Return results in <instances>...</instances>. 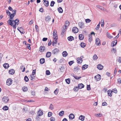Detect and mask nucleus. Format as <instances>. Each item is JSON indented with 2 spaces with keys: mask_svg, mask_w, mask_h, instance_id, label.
<instances>
[{
  "mask_svg": "<svg viewBox=\"0 0 121 121\" xmlns=\"http://www.w3.org/2000/svg\"><path fill=\"white\" fill-rule=\"evenodd\" d=\"M38 115V116H41L43 114V112L40 110L39 111H38L37 112Z\"/></svg>",
  "mask_w": 121,
  "mask_h": 121,
  "instance_id": "nucleus-7",
  "label": "nucleus"
},
{
  "mask_svg": "<svg viewBox=\"0 0 121 121\" xmlns=\"http://www.w3.org/2000/svg\"><path fill=\"white\" fill-rule=\"evenodd\" d=\"M55 3L54 1H52L51 2L50 4V6L51 7H53L54 6V4Z\"/></svg>",
  "mask_w": 121,
  "mask_h": 121,
  "instance_id": "nucleus-44",
  "label": "nucleus"
},
{
  "mask_svg": "<svg viewBox=\"0 0 121 121\" xmlns=\"http://www.w3.org/2000/svg\"><path fill=\"white\" fill-rule=\"evenodd\" d=\"M9 15H10L9 17L10 18L9 19V20H10V21H11V20H13V18L14 17L15 15L12 14H11Z\"/></svg>",
  "mask_w": 121,
  "mask_h": 121,
  "instance_id": "nucleus-30",
  "label": "nucleus"
},
{
  "mask_svg": "<svg viewBox=\"0 0 121 121\" xmlns=\"http://www.w3.org/2000/svg\"><path fill=\"white\" fill-rule=\"evenodd\" d=\"M91 20L89 19H87L85 20V21L86 23H89L90 22Z\"/></svg>",
  "mask_w": 121,
  "mask_h": 121,
  "instance_id": "nucleus-52",
  "label": "nucleus"
},
{
  "mask_svg": "<svg viewBox=\"0 0 121 121\" xmlns=\"http://www.w3.org/2000/svg\"><path fill=\"white\" fill-rule=\"evenodd\" d=\"M89 41L90 42H91L92 39V35H89Z\"/></svg>",
  "mask_w": 121,
  "mask_h": 121,
  "instance_id": "nucleus-33",
  "label": "nucleus"
},
{
  "mask_svg": "<svg viewBox=\"0 0 121 121\" xmlns=\"http://www.w3.org/2000/svg\"><path fill=\"white\" fill-rule=\"evenodd\" d=\"M54 39H57L58 38L57 35L56 33L53 34Z\"/></svg>",
  "mask_w": 121,
  "mask_h": 121,
  "instance_id": "nucleus-38",
  "label": "nucleus"
},
{
  "mask_svg": "<svg viewBox=\"0 0 121 121\" xmlns=\"http://www.w3.org/2000/svg\"><path fill=\"white\" fill-rule=\"evenodd\" d=\"M16 10H13V13L12 14L15 15H16Z\"/></svg>",
  "mask_w": 121,
  "mask_h": 121,
  "instance_id": "nucleus-55",
  "label": "nucleus"
},
{
  "mask_svg": "<svg viewBox=\"0 0 121 121\" xmlns=\"http://www.w3.org/2000/svg\"><path fill=\"white\" fill-rule=\"evenodd\" d=\"M95 44L97 45L100 44V40L99 38H97L96 39Z\"/></svg>",
  "mask_w": 121,
  "mask_h": 121,
  "instance_id": "nucleus-6",
  "label": "nucleus"
},
{
  "mask_svg": "<svg viewBox=\"0 0 121 121\" xmlns=\"http://www.w3.org/2000/svg\"><path fill=\"white\" fill-rule=\"evenodd\" d=\"M68 39L69 41H71L74 39V38L72 36H70L68 37Z\"/></svg>",
  "mask_w": 121,
  "mask_h": 121,
  "instance_id": "nucleus-11",
  "label": "nucleus"
},
{
  "mask_svg": "<svg viewBox=\"0 0 121 121\" xmlns=\"http://www.w3.org/2000/svg\"><path fill=\"white\" fill-rule=\"evenodd\" d=\"M24 80L26 82H27L29 81L28 78L26 76L24 78Z\"/></svg>",
  "mask_w": 121,
  "mask_h": 121,
  "instance_id": "nucleus-43",
  "label": "nucleus"
},
{
  "mask_svg": "<svg viewBox=\"0 0 121 121\" xmlns=\"http://www.w3.org/2000/svg\"><path fill=\"white\" fill-rule=\"evenodd\" d=\"M117 43V40H115V41H113L112 42V43L111 44V46L113 47L114 46L116 45Z\"/></svg>",
  "mask_w": 121,
  "mask_h": 121,
  "instance_id": "nucleus-15",
  "label": "nucleus"
},
{
  "mask_svg": "<svg viewBox=\"0 0 121 121\" xmlns=\"http://www.w3.org/2000/svg\"><path fill=\"white\" fill-rule=\"evenodd\" d=\"M108 96H111L112 95L111 93L112 92V91L111 90H109L108 91Z\"/></svg>",
  "mask_w": 121,
  "mask_h": 121,
  "instance_id": "nucleus-27",
  "label": "nucleus"
},
{
  "mask_svg": "<svg viewBox=\"0 0 121 121\" xmlns=\"http://www.w3.org/2000/svg\"><path fill=\"white\" fill-rule=\"evenodd\" d=\"M9 108L7 106H4L3 108V109L4 110H7Z\"/></svg>",
  "mask_w": 121,
  "mask_h": 121,
  "instance_id": "nucleus-40",
  "label": "nucleus"
},
{
  "mask_svg": "<svg viewBox=\"0 0 121 121\" xmlns=\"http://www.w3.org/2000/svg\"><path fill=\"white\" fill-rule=\"evenodd\" d=\"M6 13L8 15H9L11 14V13L9 12V11L8 10H6Z\"/></svg>",
  "mask_w": 121,
  "mask_h": 121,
  "instance_id": "nucleus-64",
  "label": "nucleus"
},
{
  "mask_svg": "<svg viewBox=\"0 0 121 121\" xmlns=\"http://www.w3.org/2000/svg\"><path fill=\"white\" fill-rule=\"evenodd\" d=\"M12 80L10 78L8 79L6 81V84L8 86L10 85L12 83Z\"/></svg>",
  "mask_w": 121,
  "mask_h": 121,
  "instance_id": "nucleus-2",
  "label": "nucleus"
},
{
  "mask_svg": "<svg viewBox=\"0 0 121 121\" xmlns=\"http://www.w3.org/2000/svg\"><path fill=\"white\" fill-rule=\"evenodd\" d=\"M74 116L73 114H70L69 116V117L70 119L72 120L74 118Z\"/></svg>",
  "mask_w": 121,
  "mask_h": 121,
  "instance_id": "nucleus-12",
  "label": "nucleus"
},
{
  "mask_svg": "<svg viewBox=\"0 0 121 121\" xmlns=\"http://www.w3.org/2000/svg\"><path fill=\"white\" fill-rule=\"evenodd\" d=\"M43 1H44V5L46 7L48 6L49 4L48 1L47 0H43Z\"/></svg>",
  "mask_w": 121,
  "mask_h": 121,
  "instance_id": "nucleus-16",
  "label": "nucleus"
},
{
  "mask_svg": "<svg viewBox=\"0 0 121 121\" xmlns=\"http://www.w3.org/2000/svg\"><path fill=\"white\" fill-rule=\"evenodd\" d=\"M117 62L119 63H121V57H119L117 60Z\"/></svg>",
  "mask_w": 121,
  "mask_h": 121,
  "instance_id": "nucleus-56",
  "label": "nucleus"
},
{
  "mask_svg": "<svg viewBox=\"0 0 121 121\" xmlns=\"http://www.w3.org/2000/svg\"><path fill=\"white\" fill-rule=\"evenodd\" d=\"M13 21L15 24L17 25H18L19 23V20L18 19H17L15 20H13Z\"/></svg>",
  "mask_w": 121,
  "mask_h": 121,
  "instance_id": "nucleus-10",
  "label": "nucleus"
},
{
  "mask_svg": "<svg viewBox=\"0 0 121 121\" xmlns=\"http://www.w3.org/2000/svg\"><path fill=\"white\" fill-rule=\"evenodd\" d=\"M82 58L78 57L77 59V61L78 63H81L82 61Z\"/></svg>",
  "mask_w": 121,
  "mask_h": 121,
  "instance_id": "nucleus-8",
  "label": "nucleus"
},
{
  "mask_svg": "<svg viewBox=\"0 0 121 121\" xmlns=\"http://www.w3.org/2000/svg\"><path fill=\"white\" fill-rule=\"evenodd\" d=\"M57 39H54V40L52 41V43H53V44H55L57 43Z\"/></svg>",
  "mask_w": 121,
  "mask_h": 121,
  "instance_id": "nucleus-41",
  "label": "nucleus"
},
{
  "mask_svg": "<svg viewBox=\"0 0 121 121\" xmlns=\"http://www.w3.org/2000/svg\"><path fill=\"white\" fill-rule=\"evenodd\" d=\"M49 108L51 110H52L54 108L52 104H50Z\"/></svg>",
  "mask_w": 121,
  "mask_h": 121,
  "instance_id": "nucleus-46",
  "label": "nucleus"
},
{
  "mask_svg": "<svg viewBox=\"0 0 121 121\" xmlns=\"http://www.w3.org/2000/svg\"><path fill=\"white\" fill-rule=\"evenodd\" d=\"M112 92H113L115 93H117V89L116 88H115L112 90Z\"/></svg>",
  "mask_w": 121,
  "mask_h": 121,
  "instance_id": "nucleus-53",
  "label": "nucleus"
},
{
  "mask_svg": "<svg viewBox=\"0 0 121 121\" xmlns=\"http://www.w3.org/2000/svg\"><path fill=\"white\" fill-rule=\"evenodd\" d=\"M69 22L68 21H66L65 22V25L64 27H65V29H67L69 26Z\"/></svg>",
  "mask_w": 121,
  "mask_h": 121,
  "instance_id": "nucleus-4",
  "label": "nucleus"
},
{
  "mask_svg": "<svg viewBox=\"0 0 121 121\" xmlns=\"http://www.w3.org/2000/svg\"><path fill=\"white\" fill-rule=\"evenodd\" d=\"M9 100V98L6 97H4L3 98L2 100L4 103H6L8 102Z\"/></svg>",
  "mask_w": 121,
  "mask_h": 121,
  "instance_id": "nucleus-1",
  "label": "nucleus"
},
{
  "mask_svg": "<svg viewBox=\"0 0 121 121\" xmlns=\"http://www.w3.org/2000/svg\"><path fill=\"white\" fill-rule=\"evenodd\" d=\"M3 67L6 69H7L9 67V64L8 63H5L3 65Z\"/></svg>",
  "mask_w": 121,
  "mask_h": 121,
  "instance_id": "nucleus-23",
  "label": "nucleus"
},
{
  "mask_svg": "<svg viewBox=\"0 0 121 121\" xmlns=\"http://www.w3.org/2000/svg\"><path fill=\"white\" fill-rule=\"evenodd\" d=\"M98 57L96 54H95L93 56V59L94 60H96Z\"/></svg>",
  "mask_w": 121,
  "mask_h": 121,
  "instance_id": "nucleus-39",
  "label": "nucleus"
},
{
  "mask_svg": "<svg viewBox=\"0 0 121 121\" xmlns=\"http://www.w3.org/2000/svg\"><path fill=\"white\" fill-rule=\"evenodd\" d=\"M64 114V112L63 111H62L60 112L59 113V115L60 116H62Z\"/></svg>",
  "mask_w": 121,
  "mask_h": 121,
  "instance_id": "nucleus-42",
  "label": "nucleus"
},
{
  "mask_svg": "<svg viewBox=\"0 0 121 121\" xmlns=\"http://www.w3.org/2000/svg\"><path fill=\"white\" fill-rule=\"evenodd\" d=\"M58 90H57V89H56L54 91V93L56 95H57L58 94Z\"/></svg>",
  "mask_w": 121,
  "mask_h": 121,
  "instance_id": "nucleus-57",
  "label": "nucleus"
},
{
  "mask_svg": "<svg viewBox=\"0 0 121 121\" xmlns=\"http://www.w3.org/2000/svg\"><path fill=\"white\" fill-rule=\"evenodd\" d=\"M84 86L82 83L80 84H78V88L79 89H82L84 87Z\"/></svg>",
  "mask_w": 121,
  "mask_h": 121,
  "instance_id": "nucleus-20",
  "label": "nucleus"
},
{
  "mask_svg": "<svg viewBox=\"0 0 121 121\" xmlns=\"http://www.w3.org/2000/svg\"><path fill=\"white\" fill-rule=\"evenodd\" d=\"M23 91L24 92L26 91L28 89L27 87L25 86H24V87H23Z\"/></svg>",
  "mask_w": 121,
  "mask_h": 121,
  "instance_id": "nucleus-45",
  "label": "nucleus"
},
{
  "mask_svg": "<svg viewBox=\"0 0 121 121\" xmlns=\"http://www.w3.org/2000/svg\"><path fill=\"white\" fill-rule=\"evenodd\" d=\"M51 17L50 16L46 17L45 18V20L47 22H48L51 19Z\"/></svg>",
  "mask_w": 121,
  "mask_h": 121,
  "instance_id": "nucleus-13",
  "label": "nucleus"
},
{
  "mask_svg": "<svg viewBox=\"0 0 121 121\" xmlns=\"http://www.w3.org/2000/svg\"><path fill=\"white\" fill-rule=\"evenodd\" d=\"M40 62L41 64H43L45 62V60L44 58H41L40 60Z\"/></svg>",
  "mask_w": 121,
  "mask_h": 121,
  "instance_id": "nucleus-22",
  "label": "nucleus"
},
{
  "mask_svg": "<svg viewBox=\"0 0 121 121\" xmlns=\"http://www.w3.org/2000/svg\"><path fill=\"white\" fill-rule=\"evenodd\" d=\"M85 116H83L81 115L79 117V119L82 121L84 120L85 119Z\"/></svg>",
  "mask_w": 121,
  "mask_h": 121,
  "instance_id": "nucleus-19",
  "label": "nucleus"
},
{
  "mask_svg": "<svg viewBox=\"0 0 121 121\" xmlns=\"http://www.w3.org/2000/svg\"><path fill=\"white\" fill-rule=\"evenodd\" d=\"M80 45L81 47L84 48L86 46V44L82 42L80 43Z\"/></svg>",
  "mask_w": 121,
  "mask_h": 121,
  "instance_id": "nucleus-32",
  "label": "nucleus"
},
{
  "mask_svg": "<svg viewBox=\"0 0 121 121\" xmlns=\"http://www.w3.org/2000/svg\"><path fill=\"white\" fill-rule=\"evenodd\" d=\"M35 71H36L35 69L34 70H33V72H32V75H33V76H34V74H35V73H36Z\"/></svg>",
  "mask_w": 121,
  "mask_h": 121,
  "instance_id": "nucleus-63",
  "label": "nucleus"
},
{
  "mask_svg": "<svg viewBox=\"0 0 121 121\" xmlns=\"http://www.w3.org/2000/svg\"><path fill=\"white\" fill-rule=\"evenodd\" d=\"M78 24L80 28H82L83 27L84 24L82 22H79Z\"/></svg>",
  "mask_w": 121,
  "mask_h": 121,
  "instance_id": "nucleus-14",
  "label": "nucleus"
},
{
  "mask_svg": "<svg viewBox=\"0 0 121 121\" xmlns=\"http://www.w3.org/2000/svg\"><path fill=\"white\" fill-rule=\"evenodd\" d=\"M50 121H55V117H52L50 118Z\"/></svg>",
  "mask_w": 121,
  "mask_h": 121,
  "instance_id": "nucleus-48",
  "label": "nucleus"
},
{
  "mask_svg": "<svg viewBox=\"0 0 121 121\" xmlns=\"http://www.w3.org/2000/svg\"><path fill=\"white\" fill-rule=\"evenodd\" d=\"M66 29H65V27L64 26L63 27V29L62 30V32L61 33V34H63Z\"/></svg>",
  "mask_w": 121,
  "mask_h": 121,
  "instance_id": "nucleus-47",
  "label": "nucleus"
},
{
  "mask_svg": "<svg viewBox=\"0 0 121 121\" xmlns=\"http://www.w3.org/2000/svg\"><path fill=\"white\" fill-rule=\"evenodd\" d=\"M46 74L47 75H49L50 74V71L48 70H47L46 72Z\"/></svg>",
  "mask_w": 121,
  "mask_h": 121,
  "instance_id": "nucleus-49",
  "label": "nucleus"
},
{
  "mask_svg": "<svg viewBox=\"0 0 121 121\" xmlns=\"http://www.w3.org/2000/svg\"><path fill=\"white\" fill-rule=\"evenodd\" d=\"M73 63V61H71L69 62V65H71Z\"/></svg>",
  "mask_w": 121,
  "mask_h": 121,
  "instance_id": "nucleus-58",
  "label": "nucleus"
},
{
  "mask_svg": "<svg viewBox=\"0 0 121 121\" xmlns=\"http://www.w3.org/2000/svg\"><path fill=\"white\" fill-rule=\"evenodd\" d=\"M100 22H99V23L98 24L96 27H95V29L96 30H98L99 29L100 27Z\"/></svg>",
  "mask_w": 121,
  "mask_h": 121,
  "instance_id": "nucleus-36",
  "label": "nucleus"
},
{
  "mask_svg": "<svg viewBox=\"0 0 121 121\" xmlns=\"http://www.w3.org/2000/svg\"><path fill=\"white\" fill-rule=\"evenodd\" d=\"M13 20H11V21L9 20L8 21V23L9 24V25L11 26H13Z\"/></svg>",
  "mask_w": 121,
  "mask_h": 121,
  "instance_id": "nucleus-25",
  "label": "nucleus"
},
{
  "mask_svg": "<svg viewBox=\"0 0 121 121\" xmlns=\"http://www.w3.org/2000/svg\"><path fill=\"white\" fill-rule=\"evenodd\" d=\"M15 73V71L13 69H11L9 71V73L12 75L13 74Z\"/></svg>",
  "mask_w": 121,
  "mask_h": 121,
  "instance_id": "nucleus-21",
  "label": "nucleus"
},
{
  "mask_svg": "<svg viewBox=\"0 0 121 121\" xmlns=\"http://www.w3.org/2000/svg\"><path fill=\"white\" fill-rule=\"evenodd\" d=\"M102 105L103 106H106L107 105V104L106 102H104L102 103Z\"/></svg>",
  "mask_w": 121,
  "mask_h": 121,
  "instance_id": "nucleus-61",
  "label": "nucleus"
},
{
  "mask_svg": "<svg viewBox=\"0 0 121 121\" xmlns=\"http://www.w3.org/2000/svg\"><path fill=\"white\" fill-rule=\"evenodd\" d=\"M51 53L49 52H48L46 53V56L47 57H50L51 55Z\"/></svg>",
  "mask_w": 121,
  "mask_h": 121,
  "instance_id": "nucleus-28",
  "label": "nucleus"
},
{
  "mask_svg": "<svg viewBox=\"0 0 121 121\" xmlns=\"http://www.w3.org/2000/svg\"><path fill=\"white\" fill-rule=\"evenodd\" d=\"M65 81L66 83L68 84H69L70 83V79L69 78L65 79Z\"/></svg>",
  "mask_w": 121,
  "mask_h": 121,
  "instance_id": "nucleus-37",
  "label": "nucleus"
},
{
  "mask_svg": "<svg viewBox=\"0 0 121 121\" xmlns=\"http://www.w3.org/2000/svg\"><path fill=\"white\" fill-rule=\"evenodd\" d=\"M20 69L21 70H22V69H23V70H22V72H23L24 71H25V68L24 67V66L22 65L20 66Z\"/></svg>",
  "mask_w": 121,
  "mask_h": 121,
  "instance_id": "nucleus-34",
  "label": "nucleus"
},
{
  "mask_svg": "<svg viewBox=\"0 0 121 121\" xmlns=\"http://www.w3.org/2000/svg\"><path fill=\"white\" fill-rule=\"evenodd\" d=\"M79 66H77V67L74 68V71H78V70L79 69Z\"/></svg>",
  "mask_w": 121,
  "mask_h": 121,
  "instance_id": "nucleus-54",
  "label": "nucleus"
},
{
  "mask_svg": "<svg viewBox=\"0 0 121 121\" xmlns=\"http://www.w3.org/2000/svg\"><path fill=\"white\" fill-rule=\"evenodd\" d=\"M58 10L60 13H62L63 12V10L61 7H60L58 8Z\"/></svg>",
  "mask_w": 121,
  "mask_h": 121,
  "instance_id": "nucleus-26",
  "label": "nucleus"
},
{
  "mask_svg": "<svg viewBox=\"0 0 121 121\" xmlns=\"http://www.w3.org/2000/svg\"><path fill=\"white\" fill-rule=\"evenodd\" d=\"M95 115L96 117H101L102 116V115L100 114H96Z\"/></svg>",
  "mask_w": 121,
  "mask_h": 121,
  "instance_id": "nucleus-62",
  "label": "nucleus"
},
{
  "mask_svg": "<svg viewBox=\"0 0 121 121\" xmlns=\"http://www.w3.org/2000/svg\"><path fill=\"white\" fill-rule=\"evenodd\" d=\"M87 90H88V91H89L91 90L90 86V85H87Z\"/></svg>",
  "mask_w": 121,
  "mask_h": 121,
  "instance_id": "nucleus-60",
  "label": "nucleus"
},
{
  "mask_svg": "<svg viewBox=\"0 0 121 121\" xmlns=\"http://www.w3.org/2000/svg\"><path fill=\"white\" fill-rule=\"evenodd\" d=\"M72 31L74 33H77L78 32V30L76 27H74L73 28Z\"/></svg>",
  "mask_w": 121,
  "mask_h": 121,
  "instance_id": "nucleus-3",
  "label": "nucleus"
},
{
  "mask_svg": "<svg viewBox=\"0 0 121 121\" xmlns=\"http://www.w3.org/2000/svg\"><path fill=\"white\" fill-rule=\"evenodd\" d=\"M95 78L97 81L100 80L101 78V76L99 74H98L95 77Z\"/></svg>",
  "mask_w": 121,
  "mask_h": 121,
  "instance_id": "nucleus-5",
  "label": "nucleus"
},
{
  "mask_svg": "<svg viewBox=\"0 0 121 121\" xmlns=\"http://www.w3.org/2000/svg\"><path fill=\"white\" fill-rule=\"evenodd\" d=\"M107 37L109 39H111L113 38V36H111L108 32L107 33Z\"/></svg>",
  "mask_w": 121,
  "mask_h": 121,
  "instance_id": "nucleus-35",
  "label": "nucleus"
},
{
  "mask_svg": "<svg viewBox=\"0 0 121 121\" xmlns=\"http://www.w3.org/2000/svg\"><path fill=\"white\" fill-rule=\"evenodd\" d=\"M84 37L83 35L82 34H80L79 36V39L80 40H82L83 39Z\"/></svg>",
  "mask_w": 121,
  "mask_h": 121,
  "instance_id": "nucleus-24",
  "label": "nucleus"
},
{
  "mask_svg": "<svg viewBox=\"0 0 121 121\" xmlns=\"http://www.w3.org/2000/svg\"><path fill=\"white\" fill-rule=\"evenodd\" d=\"M59 51V50L58 49L55 48L52 50V53L55 54L58 53Z\"/></svg>",
  "mask_w": 121,
  "mask_h": 121,
  "instance_id": "nucleus-9",
  "label": "nucleus"
},
{
  "mask_svg": "<svg viewBox=\"0 0 121 121\" xmlns=\"http://www.w3.org/2000/svg\"><path fill=\"white\" fill-rule=\"evenodd\" d=\"M88 67V65H84L82 66V69L84 70Z\"/></svg>",
  "mask_w": 121,
  "mask_h": 121,
  "instance_id": "nucleus-29",
  "label": "nucleus"
},
{
  "mask_svg": "<svg viewBox=\"0 0 121 121\" xmlns=\"http://www.w3.org/2000/svg\"><path fill=\"white\" fill-rule=\"evenodd\" d=\"M74 78L76 79H80V78H81V77H77V76H74Z\"/></svg>",
  "mask_w": 121,
  "mask_h": 121,
  "instance_id": "nucleus-59",
  "label": "nucleus"
},
{
  "mask_svg": "<svg viewBox=\"0 0 121 121\" xmlns=\"http://www.w3.org/2000/svg\"><path fill=\"white\" fill-rule=\"evenodd\" d=\"M52 115V113L51 112H49L48 114V117H50Z\"/></svg>",
  "mask_w": 121,
  "mask_h": 121,
  "instance_id": "nucleus-50",
  "label": "nucleus"
},
{
  "mask_svg": "<svg viewBox=\"0 0 121 121\" xmlns=\"http://www.w3.org/2000/svg\"><path fill=\"white\" fill-rule=\"evenodd\" d=\"M78 88L77 86L76 87H75L73 88V90L75 91H77L78 90Z\"/></svg>",
  "mask_w": 121,
  "mask_h": 121,
  "instance_id": "nucleus-51",
  "label": "nucleus"
},
{
  "mask_svg": "<svg viewBox=\"0 0 121 121\" xmlns=\"http://www.w3.org/2000/svg\"><path fill=\"white\" fill-rule=\"evenodd\" d=\"M97 67L99 69L101 70L103 68V66L101 65H98Z\"/></svg>",
  "mask_w": 121,
  "mask_h": 121,
  "instance_id": "nucleus-18",
  "label": "nucleus"
},
{
  "mask_svg": "<svg viewBox=\"0 0 121 121\" xmlns=\"http://www.w3.org/2000/svg\"><path fill=\"white\" fill-rule=\"evenodd\" d=\"M45 47L43 46H41L39 48V51L41 52H43L44 50Z\"/></svg>",
  "mask_w": 121,
  "mask_h": 121,
  "instance_id": "nucleus-17",
  "label": "nucleus"
},
{
  "mask_svg": "<svg viewBox=\"0 0 121 121\" xmlns=\"http://www.w3.org/2000/svg\"><path fill=\"white\" fill-rule=\"evenodd\" d=\"M68 54L66 51H64L62 53V55L63 57H65L67 56Z\"/></svg>",
  "mask_w": 121,
  "mask_h": 121,
  "instance_id": "nucleus-31",
  "label": "nucleus"
}]
</instances>
